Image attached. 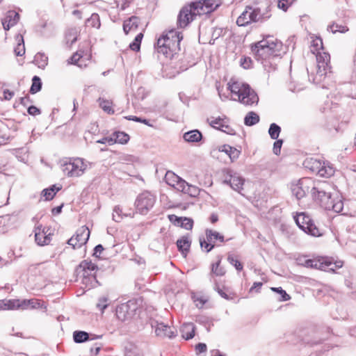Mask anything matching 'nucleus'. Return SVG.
<instances>
[{"label":"nucleus","mask_w":356,"mask_h":356,"mask_svg":"<svg viewBox=\"0 0 356 356\" xmlns=\"http://www.w3.org/2000/svg\"><path fill=\"white\" fill-rule=\"evenodd\" d=\"M47 62L48 58L44 54L38 53L34 57L33 63L40 68L44 69Z\"/></svg>","instance_id":"38"},{"label":"nucleus","mask_w":356,"mask_h":356,"mask_svg":"<svg viewBox=\"0 0 356 356\" xmlns=\"http://www.w3.org/2000/svg\"><path fill=\"white\" fill-rule=\"evenodd\" d=\"M97 269V265L90 261L84 260L79 266L77 269L79 273L82 271V282L86 286L93 287L97 282L95 277V273Z\"/></svg>","instance_id":"10"},{"label":"nucleus","mask_w":356,"mask_h":356,"mask_svg":"<svg viewBox=\"0 0 356 356\" xmlns=\"http://www.w3.org/2000/svg\"><path fill=\"white\" fill-rule=\"evenodd\" d=\"M166 183L175 187L178 191L185 193L186 191L187 183L185 180L180 178L172 172H168L165 176Z\"/></svg>","instance_id":"20"},{"label":"nucleus","mask_w":356,"mask_h":356,"mask_svg":"<svg viewBox=\"0 0 356 356\" xmlns=\"http://www.w3.org/2000/svg\"><path fill=\"white\" fill-rule=\"evenodd\" d=\"M86 25L97 29H99L101 22L99 15L97 13H92L90 17L86 20Z\"/></svg>","instance_id":"36"},{"label":"nucleus","mask_w":356,"mask_h":356,"mask_svg":"<svg viewBox=\"0 0 356 356\" xmlns=\"http://www.w3.org/2000/svg\"><path fill=\"white\" fill-rule=\"evenodd\" d=\"M296 225L306 234L318 237L323 235V232L319 229L311 217L305 213H300L294 217Z\"/></svg>","instance_id":"8"},{"label":"nucleus","mask_w":356,"mask_h":356,"mask_svg":"<svg viewBox=\"0 0 356 356\" xmlns=\"http://www.w3.org/2000/svg\"><path fill=\"white\" fill-rule=\"evenodd\" d=\"M271 290L280 295V301H286L291 299L290 296L282 287H272Z\"/></svg>","instance_id":"50"},{"label":"nucleus","mask_w":356,"mask_h":356,"mask_svg":"<svg viewBox=\"0 0 356 356\" xmlns=\"http://www.w3.org/2000/svg\"><path fill=\"white\" fill-rule=\"evenodd\" d=\"M329 207H325L326 210H332L337 213H339L343 210V203L341 200L335 202L332 198L331 199L330 202L327 204Z\"/></svg>","instance_id":"40"},{"label":"nucleus","mask_w":356,"mask_h":356,"mask_svg":"<svg viewBox=\"0 0 356 356\" xmlns=\"http://www.w3.org/2000/svg\"><path fill=\"white\" fill-rule=\"evenodd\" d=\"M10 140V135L7 129L2 125H0V145L6 144Z\"/></svg>","instance_id":"49"},{"label":"nucleus","mask_w":356,"mask_h":356,"mask_svg":"<svg viewBox=\"0 0 356 356\" xmlns=\"http://www.w3.org/2000/svg\"><path fill=\"white\" fill-rule=\"evenodd\" d=\"M241 66L244 69H250L252 67V60L250 57H243L241 59Z\"/></svg>","instance_id":"58"},{"label":"nucleus","mask_w":356,"mask_h":356,"mask_svg":"<svg viewBox=\"0 0 356 356\" xmlns=\"http://www.w3.org/2000/svg\"><path fill=\"white\" fill-rule=\"evenodd\" d=\"M19 19V15L14 10H9L2 20L3 29L6 31H8L18 22Z\"/></svg>","instance_id":"24"},{"label":"nucleus","mask_w":356,"mask_h":356,"mask_svg":"<svg viewBox=\"0 0 356 356\" xmlns=\"http://www.w3.org/2000/svg\"><path fill=\"white\" fill-rule=\"evenodd\" d=\"M102 335L88 333L85 331L76 330L73 332V340L76 343H83L88 341H92L101 339Z\"/></svg>","instance_id":"23"},{"label":"nucleus","mask_w":356,"mask_h":356,"mask_svg":"<svg viewBox=\"0 0 356 356\" xmlns=\"http://www.w3.org/2000/svg\"><path fill=\"white\" fill-rule=\"evenodd\" d=\"M10 302H13V300H0V310L13 309Z\"/></svg>","instance_id":"57"},{"label":"nucleus","mask_w":356,"mask_h":356,"mask_svg":"<svg viewBox=\"0 0 356 356\" xmlns=\"http://www.w3.org/2000/svg\"><path fill=\"white\" fill-rule=\"evenodd\" d=\"M202 138L200 131L197 129L188 131L184 134V139L189 143L199 142Z\"/></svg>","instance_id":"32"},{"label":"nucleus","mask_w":356,"mask_h":356,"mask_svg":"<svg viewBox=\"0 0 356 356\" xmlns=\"http://www.w3.org/2000/svg\"><path fill=\"white\" fill-rule=\"evenodd\" d=\"M124 355V356H143L142 350L132 342L125 343Z\"/></svg>","instance_id":"26"},{"label":"nucleus","mask_w":356,"mask_h":356,"mask_svg":"<svg viewBox=\"0 0 356 356\" xmlns=\"http://www.w3.org/2000/svg\"><path fill=\"white\" fill-rule=\"evenodd\" d=\"M62 170L69 177H77L81 176L86 169V165L82 159L73 158L63 161L61 164Z\"/></svg>","instance_id":"9"},{"label":"nucleus","mask_w":356,"mask_h":356,"mask_svg":"<svg viewBox=\"0 0 356 356\" xmlns=\"http://www.w3.org/2000/svg\"><path fill=\"white\" fill-rule=\"evenodd\" d=\"M60 189V188L56 187V185H53L48 188L44 189L42 193L46 200H51Z\"/></svg>","instance_id":"39"},{"label":"nucleus","mask_w":356,"mask_h":356,"mask_svg":"<svg viewBox=\"0 0 356 356\" xmlns=\"http://www.w3.org/2000/svg\"><path fill=\"white\" fill-rule=\"evenodd\" d=\"M209 124L218 130H220L226 134L232 135L234 134V130L229 125V120L227 118H220L218 117L217 118H211L208 120Z\"/></svg>","instance_id":"21"},{"label":"nucleus","mask_w":356,"mask_h":356,"mask_svg":"<svg viewBox=\"0 0 356 356\" xmlns=\"http://www.w3.org/2000/svg\"><path fill=\"white\" fill-rule=\"evenodd\" d=\"M296 1V0H275V1L277 2V7L284 12H286Z\"/></svg>","instance_id":"48"},{"label":"nucleus","mask_w":356,"mask_h":356,"mask_svg":"<svg viewBox=\"0 0 356 356\" xmlns=\"http://www.w3.org/2000/svg\"><path fill=\"white\" fill-rule=\"evenodd\" d=\"M215 289L216 290V291L218 293V294L223 298L226 299V300H229L230 298L229 297V296L223 291V290L222 289H220L218 286H216L215 287Z\"/></svg>","instance_id":"64"},{"label":"nucleus","mask_w":356,"mask_h":356,"mask_svg":"<svg viewBox=\"0 0 356 356\" xmlns=\"http://www.w3.org/2000/svg\"><path fill=\"white\" fill-rule=\"evenodd\" d=\"M283 144V140L280 139L277 140L273 144V151L275 155H280L281 152V147Z\"/></svg>","instance_id":"59"},{"label":"nucleus","mask_w":356,"mask_h":356,"mask_svg":"<svg viewBox=\"0 0 356 356\" xmlns=\"http://www.w3.org/2000/svg\"><path fill=\"white\" fill-rule=\"evenodd\" d=\"M207 350V345L204 343H199L195 346V351L197 354L205 353Z\"/></svg>","instance_id":"62"},{"label":"nucleus","mask_w":356,"mask_h":356,"mask_svg":"<svg viewBox=\"0 0 356 356\" xmlns=\"http://www.w3.org/2000/svg\"><path fill=\"white\" fill-rule=\"evenodd\" d=\"M221 4L220 0H200L193 2V6L198 15L211 13Z\"/></svg>","instance_id":"13"},{"label":"nucleus","mask_w":356,"mask_h":356,"mask_svg":"<svg viewBox=\"0 0 356 356\" xmlns=\"http://www.w3.org/2000/svg\"><path fill=\"white\" fill-rule=\"evenodd\" d=\"M112 136L115 143L126 144L129 140V136L123 131H115Z\"/></svg>","instance_id":"34"},{"label":"nucleus","mask_w":356,"mask_h":356,"mask_svg":"<svg viewBox=\"0 0 356 356\" xmlns=\"http://www.w3.org/2000/svg\"><path fill=\"white\" fill-rule=\"evenodd\" d=\"M323 263H325V268H321V270L334 272L336 268H340L343 266L342 261H333L332 258H323Z\"/></svg>","instance_id":"27"},{"label":"nucleus","mask_w":356,"mask_h":356,"mask_svg":"<svg viewBox=\"0 0 356 356\" xmlns=\"http://www.w3.org/2000/svg\"><path fill=\"white\" fill-rule=\"evenodd\" d=\"M42 88V82L38 76H34L32 79V85L30 88V92L31 94H35L39 92Z\"/></svg>","instance_id":"41"},{"label":"nucleus","mask_w":356,"mask_h":356,"mask_svg":"<svg viewBox=\"0 0 356 356\" xmlns=\"http://www.w3.org/2000/svg\"><path fill=\"white\" fill-rule=\"evenodd\" d=\"M198 15L195 13L193 2L181 8L177 18V24L180 28H185L188 24L194 19V17Z\"/></svg>","instance_id":"17"},{"label":"nucleus","mask_w":356,"mask_h":356,"mask_svg":"<svg viewBox=\"0 0 356 356\" xmlns=\"http://www.w3.org/2000/svg\"><path fill=\"white\" fill-rule=\"evenodd\" d=\"M12 304L13 309H27L29 308L36 309L42 307L43 304L41 302L40 300L33 298L30 300H20L19 299H13V302H10Z\"/></svg>","instance_id":"19"},{"label":"nucleus","mask_w":356,"mask_h":356,"mask_svg":"<svg viewBox=\"0 0 356 356\" xmlns=\"http://www.w3.org/2000/svg\"><path fill=\"white\" fill-rule=\"evenodd\" d=\"M312 49L311 50L313 54H316L320 49H323V40L321 38H316L312 41Z\"/></svg>","instance_id":"51"},{"label":"nucleus","mask_w":356,"mask_h":356,"mask_svg":"<svg viewBox=\"0 0 356 356\" xmlns=\"http://www.w3.org/2000/svg\"><path fill=\"white\" fill-rule=\"evenodd\" d=\"M90 234L89 229L86 226H82L76 230L75 235L67 241V243L74 249L79 248L87 243Z\"/></svg>","instance_id":"15"},{"label":"nucleus","mask_w":356,"mask_h":356,"mask_svg":"<svg viewBox=\"0 0 356 356\" xmlns=\"http://www.w3.org/2000/svg\"><path fill=\"white\" fill-rule=\"evenodd\" d=\"M97 143H102V144H108L109 145H112L115 144V140H113V136L111 135L109 137H104L100 140H98L97 141Z\"/></svg>","instance_id":"61"},{"label":"nucleus","mask_w":356,"mask_h":356,"mask_svg":"<svg viewBox=\"0 0 356 356\" xmlns=\"http://www.w3.org/2000/svg\"><path fill=\"white\" fill-rule=\"evenodd\" d=\"M28 113L31 115H37L40 114V110L35 106H30L27 110Z\"/></svg>","instance_id":"63"},{"label":"nucleus","mask_w":356,"mask_h":356,"mask_svg":"<svg viewBox=\"0 0 356 356\" xmlns=\"http://www.w3.org/2000/svg\"><path fill=\"white\" fill-rule=\"evenodd\" d=\"M331 188L330 184L327 181H314L312 186L311 194L313 198L318 201L321 206L324 209L329 207L327 204L330 202L332 197L330 189Z\"/></svg>","instance_id":"6"},{"label":"nucleus","mask_w":356,"mask_h":356,"mask_svg":"<svg viewBox=\"0 0 356 356\" xmlns=\"http://www.w3.org/2000/svg\"><path fill=\"white\" fill-rule=\"evenodd\" d=\"M223 182L229 185L234 191L240 192L243 189L244 179L236 172L227 170Z\"/></svg>","instance_id":"18"},{"label":"nucleus","mask_w":356,"mask_h":356,"mask_svg":"<svg viewBox=\"0 0 356 356\" xmlns=\"http://www.w3.org/2000/svg\"><path fill=\"white\" fill-rule=\"evenodd\" d=\"M314 184V181L311 178L304 177L300 179L298 184L292 187L293 195H295L298 200H300L304 197L307 193H311Z\"/></svg>","instance_id":"12"},{"label":"nucleus","mask_w":356,"mask_h":356,"mask_svg":"<svg viewBox=\"0 0 356 356\" xmlns=\"http://www.w3.org/2000/svg\"><path fill=\"white\" fill-rule=\"evenodd\" d=\"M195 329L193 323H184L181 328L182 337L186 340L193 338L195 336Z\"/></svg>","instance_id":"31"},{"label":"nucleus","mask_w":356,"mask_h":356,"mask_svg":"<svg viewBox=\"0 0 356 356\" xmlns=\"http://www.w3.org/2000/svg\"><path fill=\"white\" fill-rule=\"evenodd\" d=\"M156 201L155 196L149 191L139 194L135 201L137 211L142 215H146L153 207Z\"/></svg>","instance_id":"11"},{"label":"nucleus","mask_w":356,"mask_h":356,"mask_svg":"<svg viewBox=\"0 0 356 356\" xmlns=\"http://www.w3.org/2000/svg\"><path fill=\"white\" fill-rule=\"evenodd\" d=\"M259 122V116L254 111L247 113L244 118V124L246 126H253Z\"/></svg>","instance_id":"35"},{"label":"nucleus","mask_w":356,"mask_h":356,"mask_svg":"<svg viewBox=\"0 0 356 356\" xmlns=\"http://www.w3.org/2000/svg\"><path fill=\"white\" fill-rule=\"evenodd\" d=\"M300 262L301 264L307 267V268H311L314 269H319L321 270V268H325V263H323V258L321 259H305L304 258L303 260L300 259Z\"/></svg>","instance_id":"25"},{"label":"nucleus","mask_w":356,"mask_h":356,"mask_svg":"<svg viewBox=\"0 0 356 356\" xmlns=\"http://www.w3.org/2000/svg\"><path fill=\"white\" fill-rule=\"evenodd\" d=\"M315 54L317 63L316 77L319 76L321 78L322 76H325L328 72H330V56L329 54L324 51H318ZM321 80V79H318V81Z\"/></svg>","instance_id":"14"},{"label":"nucleus","mask_w":356,"mask_h":356,"mask_svg":"<svg viewBox=\"0 0 356 356\" xmlns=\"http://www.w3.org/2000/svg\"><path fill=\"white\" fill-rule=\"evenodd\" d=\"M140 19L138 17L132 16L123 23V31L126 35L132 30H136L138 26Z\"/></svg>","instance_id":"28"},{"label":"nucleus","mask_w":356,"mask_h":356,"mask_svg":"<svg viewBox=\"0 0 356 356\" xmlns=\"http://www.w3.org/2000/svg\"><path fill=\"white\" fill-rule=\"evenodd\" d=\"M169 220L176 226H179L183 221L182 217H178L176 215L172 214L168 216Z\"/></svg>","instance_id":"60"},{"label":"nucleus","mask_w":356,"mask_h":356,"mask_svg":"<svg viewBox=\"0 0 356 356\" xmlns=\"http://www.w3.org/2000/svg\"><path fill=\"white\" fill-rule=\"evenodd\" d=\"M227 261L230 264L233 265L237 270L241 271L243 270V265L234 257V255L229 254L227 257Z\"/></svg>","instance_id":"52"},{"label":"nucleus","mask_w":356,"mask_h":356,"mask_svg":"<svg viewBox=\"0 0 356 356\" xmlns=\"http://www.w3.org/2000/svg\"><path fill=\"white\" fill-rule=\"evenodd\" d=\"M193 226V221L192 219L188 218H183V221L181 222V224L180 225L181 227L184 228L187 230L192 229Z\"/></svg>","instance_id":"56"},{"label":"nucleus","mask_w":356,"mask_h":356,"mask_svg":"<svg viewBox=\"0 0 356 356\" xmlns=\"http://www.w3.org/2000/svg\"><path fill=\"white\" fill-rule=\"evenodd\" d=\"M191 242L188 236H183L177 241L178 250L181 252L184 257H186L191 247Z\"/></svg>","instance_id":"30"},{"label":"nucleus","mask_w":356,"mask_h":356,"mask_svg":"<svg viewBox=\"0 0 356 356\" xmlns=\"http://www.w3.org/2000/svg\"><path fill=\"white\" fill-rule=\"evenodd\" d=\"M149 323L152 328L154 329L155 334L158 337L172 338L176 335V330L173 327H170L154 319H150Z\"/></svg>","instance_id":"16"},{"label":"nucleus","mask_w":356,"mask_h":356,"mask_svg":"<svg viewBox=\"0 0 356 356\" xmlns=\"http://www.w3.org/2000/svg\"><path fill=\"white\" fill-rule=\"evenodd\" d=\"M143 38V34L142 33H138L135 37L134 40L129 44V48L134 51H138L140 48V44Z\"/></svg>","instance_id":"45"},{"label":"nucleus","mask_w":356,"mask_h":356,"mask_svg":"<svg viewBox=\"0 0 356 356\" xmlns=\"http://www.w3.org/2000/svg\"><path fill=\"white\" fill-rule=\"evenodd\" d=\"M281 128L275 123H272L268 129V134L272 139L276 140L279 137Z\"/></svg>","instance_id":"44"},{"label":"nucleus","mask_w":356,"mask_h":356,"mask_svg":"<svg viewBox=\"0 0 356 356\" xmlns=\"http://www.w3.org/2000/svg\"><path fill=\"white\" fill-rule=\"evenodd\" d=\"M182 39L181 33L171 30L157 40L155 48L159 54L171 59L180 51V42Z\"/></svg>","instance_id":"2"},{"label":"nucleus","mask_w":356,"mask_h":356,"mask_svg":"<svg viewBox=\"0 0 356 356\" xmlns=\"http://www.w3.org/2000/svg\"><path fill=\"white\" fill-rule=\"evenodd\" d=\"M17 41V45L15 48V53L17 56H22L25 54V47L24 42V38L22 35H17L16 37Z\"/></svg>","instance_id":"37"},{"label":"nucleus","mask_w":356,"mask_h":356,"mask_svg":"<svg viewBox=\"0 0 356 356\" xmlns=\"http://www.w3.org/2000/svg\"><path fill=\"white\" fill-rule=\"evenodd\" d=\"M143 300L140 298L132 299L118 305L115 309V315L121 321H127L139 315Z\"/></svg>","instance_id":"4"},{"label":"nucleus","mask_w":356,"mask_h":356,"mask_svg":"<svg viewBox=\"0 0 356 356\" xmlns=\"http://www.w3.org/2000/svg\"><path fill=\"white\" fill-rule=\"evenodd\" d=\"M303 164L306 168L322 177L327 178L334 173V168L329 163L320 159L308 158Z\"/></svg>","instance_id":"5"},{"label":"nucleus","mask_w":356,"mask_h":356,"mask_svg":"<svg viewBox=\"0 0 356 356\" xmlns=\"http://www.w3.org/2000/svg\"><path fill=\"white\" fill-rule=\"evenodd\" d=\"M205 233L207 241L212 242L213 244H214L216 241L224 242V236L216 231L207 229H206Z\"/></svg>","instance_id":"33"},{"label":"nucleus","mask_w":356,"mask_h":356,"mask_svg":"<svg viewBox=\"0 0 356 356\" xmlns=\"http://www.w3.org/2000/svg\"><path fill=\"white\" fill-rule=\"evenodd\" d=\"M200 244L201 248L205 251L207 253L213 250V248L215 247V245L212 243V242H210L207 241V239L204 238H200Z\"/></svg>","instance_id":"47"},{"label":"nucleus","mask_w":356,"mask_h":356,"mask_svg":"<svg viewBox=\"0 0 356 356\" xmlns=\"http://www.w3.org/2000/svg\"><path fill=\"white\" fill-rule=\"evenodd\" d=\"M270 15L261 14V10L257 7L248 6L245 10L241 14L236 20V24L239 26H245L251 22H262L270 17Z\"/></svg>","instance_id":"7"},{"label":"nucleus","mask_w":356,"mask_h":356,"mask_svg":"<svg viewBox=\"0 0 356 356\" xmlns=\"http://www.w3.org/2000/svg\"><path fill=\"white\" fill-rule=\"evenodd\" d=\"M227 89L234 96L232 99L238 100L246 106H252L257 104L259 97L257 93L247 83L239 81H229L227 84Z\"/></svg>","instance_id":"3"},{"label":"nucleus","mask_w":356,"mask_h":356,"mask_svg":"<svg viewBox=\"0 0 356 356\" xmlns=\"http://www.w3.org/2000/svg\"><path fill=\"white\" fill-rule=\"evenodd\" d=\"M200 190L195 186L188 184L186 191L184 193L188 194L191 197H196L199 195Z\"/></svg>","instance_id":"53"},{"label":"nucleus","mask_w":356,"mask_h":356,"mask_svg":"<svg viewBox=\"0 0 356 356\" xmlns=\"http://www.w3.org/2000/svg\"><path fill=\"white\" fill-rule=\"evenodd\" d=\"M251 51L255 59L260 61L268 72L275 70L277 60L282 51V43L273 36L267 35L263 40L254 43Z\"/></svg>","instance_id":"1"},{"label":"nucleus","mask_w":356,"mask_h":356,"mask_svg":"<svg viewBox=\"0 0 356 356\" xmlns=\"http://www.w3.org/2000/svg\"><path fill=\"white\" fill-rule=\"evenodd\" d=\"M108 298L106 296L100 297L98 300V302L96 305L97 308H98L101 311H104L108 307Z\"/></svg>","instance_id":"54"},{"label":"nucleus","mask_w":356,"mask_h":356,"mask_svg":"<svg viewBox=\"0 0 356 356\" xmlns=\"http://www.w3.org/2000/svg\"><path fill=\"white\" fill-rule=\"evenodd\" d=\"M219 150L227 154L232 161H236L241 154L240 150L229 145H224L221 146Z\"/></svg>","instance_id":"29"},{"label":"nucleus","mask_w":356,"mask_h":356,"mask_svg":"<svg viewBox=\"0 0 356 356\" xmlns=\"http://www.w3.org/2000/svg\"><path fill=\"white\" fill-rule=\"evenodd\" d=\"M221 259L220 258L217 262L211 265V273L216 276H223L225 274V270L220 266Z\"/></svg>","instance_id":"43"},{"label":"nucleus","mask_w":356,"mask_h":356,"mask_svg":"<svg viewBox=\"0 0 356 356\" xmlns=\"http://www.w3.org/2000/svg\"><path fill=\"white\" fill-rule=\"evenodd\" d=\"M122 219V209L119 206L115 207L113 212V220L115 222H120Z\"/></svg>","instance_id":"55"},{"label":"nucleus","mask_w":356,"mask_h":356,"mask_svg":"<svg viewBox=\"0 0 356 356\" xmlns=\"http://www.w3.org/2000/svg\"><path fill=\"white\" fill-rule=\"evenodd\" d=\"M98 102L99 103V106L107 113L108 114H113L114 111L112 109V102L104 99L103 98H99Z\"/></svg>","instance_id":"42"},{"label":"nucleus","mask_w":356,"mask_h":356,"mask_svg":"<svg viewBox=\"0 0 356 356\" xmlns=\"http://www.w3.org/2000/svg\"><path fill=\"white\" fill-rule=\"evenodd\" d=\"M49 229L42 227V225H38L35 227V240L38 245H47L51 241L50 233L48 234Z\"/></svg>","instance_id":"22"},{"label":"nucleus","mask_w":356,"mask_h":356,"mask_svg":"<svg viewBox=\"0 0 356 356\" xmlns=\"http://www.w3.org/2000/svg\"><path fill=\"white\" fill-rule=\"evenodd\" d=\"M327 30L331 31L332 33H336L337 32L346 33L348 29L346 26L333 23L332 24L328 26Z\"/></svg>","instance_id":"46"}]
</instances>
